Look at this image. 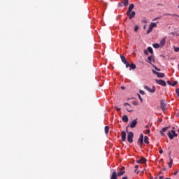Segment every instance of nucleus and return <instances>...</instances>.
Returning <instances> with one entry per match:
<instances>
[{
    "instance_id": "24",
    "label": "nucleus",
    "mask_w": 179,
    "mask_h": 179,
    "mask_svg": "<svg viewBox=\"0 0 179 179\" xmlns=\"http://www.w3.org/2000/svg\"><path fill=\"white\" fill-rule=\"evenodd\" d=\"M144 142H145V143H146L147 145L148 144H149V137H148V136H145L144 137Z\"/></svg>"
},
{
    "instance_id": "33",
    "label": "nucleus",
    "mask_w": 179,
    "mask_h": 179,
    "mask_svg": "<svg viewBox=\"0 0 179 179\" xmlns=\"http://www.w3.org/2000/svg\"><path fill=\"white\" fill-rule=\"evenodd\" d=\"M174 51H175V52H178V51H179V48H174Z\"/></svg>"
},
{
    "instance_id": "50",
    "label": "nucleus",
    "mask_w": 179,
    "mask_h": 179,
    "mask_svg": "<svg viewBox=\"0 0 179 179\" xmlns=\"http://www.w3.org/2000/svg\"><path fill=\"white\" fill-rule=\"evenodd\" d=\"M146 27H147V25H144V26H143V29H146Z\"/></svg>"
},
{
    "instance_id": "46",
    "label": "nucleus",
    "mask_w": 179,
    "mask_h": 179,
    "mask_svg": "<svg viewBox=\"0 0 179 179\" xmlns=\"http://www.w3.org/2000/svg\"><path fill=\"white\" fill-rule=\"evenodd\" d=\"M143 23H148V21L146 20H143Z\"/></svg>"
},
{
    "instance_id": "21",
    "label": "nucleus",
    "mask_w": 179,
    "mask_h": 179,
    "mask_svg": "<svg viewBox=\"0 0 179 179\" xmlns=\"http://www.w3.org/2000/svg\"><path fill=\"white\" fill-rule=\"evenodd\" d=\"M129 66L130 68V71L131 69H136V65L135 64H129Z\"/></svg>"
},
{
    "instance_id": "16",
    "label": "nucleus",
    "mask_w": 179,
    "mask_h": 179,
    "mask_svg": "<svg viewBox=\"0 0 179 179\" xmlns=\"http://www.w3.org/2000/svg\"><path fill=\"white\" fill-rule=\"evenodd\" d=\"M169 129V127H164L162 131H160V134L162 136H165L166 134H164V132H166Z\"/></svg>"
},
{
    "instance_id": "27",
    "label": "nucleus",
    "mask_w": 179,
    "mask_h": 179,
    "mask_svg": "<svg viewBox=\"0 0 179 179\" xmlns=\"http://www.w3.org/2000/svg\"><path fill=\"white\" fill-rule=\"evenodd\" d=\"M129 1V0H123V1H124L123 2L124 6H125V7L128 6Z\"/></svg>"
},
{
    "instance_id": "43",
    "label": "nucleus",
    "mask_w": 179,
    "mask_h": 179,
    "mask_svg": "<svg viewBox=\"0 0 179 179\" xmlns=\"http://www.w3.org/2000/svg\"><path fill=\"white\" fill-rule=\"evenodd\" d=\"M134 173H136V174H139V171L135 170Z\"/></svg>"
},
{
    "instance_id": "37",
    "label": "nucleus",
    "mask_w": 179,
    "mask_h": 179,
    "mask_svg": "<svg viewBox=\"0 0 179 179\" xmlns=\"http://www.w3.org/2000/svg\"><path fill=\"white\" fill-rule=\"evenodd\" d=\"M138 98H139V99L141 100V102L143 101V99H142V96H141L140 94H138Z\"/></svg>"
},
{
    "instance_id": "26",
    "label": "nucleus",
    "mask_w": 179,
    "mask_h": 179,
    "mask_svg": "<svg viewBox=\"0 0 179 179\" xmlns=\"http://www.w3.org/2000/svg\"><path fill=\"white\" fill-rule=\"evenodd\" d=\"M105 134H108V131H110V127L108 126H106L104 128Z\"/></svg>"
},
{
    "instance_id": "20",
    "label": "nucleus",
    "mask_w": 179,
    "mask_h": 179,
    "mask_svg": "<svg viewBox=\"0 0 179 179\" xmlns=\"http://www.w3.org/2000/svg\"><path fill=\"white\" fill-rule=\"evenodd\" d=\"M148 60L149 64H152V62H155V59H153V56L148 57Z\"/></svg>"
},
{
    "instance_id": "5",
    "label": "nucleus",
    "mask_w": 179,
    "mask_h": 179,
    "mask_svg": "<svg viewBox=\"0 0 179 179\" xmlns=\"http://www.w3.org/2000/svg\"><path fill=\"white\" fill-rule=\"evenodd\" d=\"M120 58H121L122 62H123V64L126 65V68H129V63H128V61H127V59L123 55H121Z\"/></svg>"
},
{
    "instance_id": "42",
    "label": "nucleus",
    "mask_w": 179,
    "mask_h": 179,
    "mask_svg": "<svg viewBox=\"0 0 179 179\" xmlns=\"http://www.w3.org/2000/svg\"><path fill=\"white\" fill-rule=\"evenodd\" d=\"M133 104H134V106H138V102L134 101V102H133Z\"/></svg>"
},
{
    "instance_id": "32",
    "label": "nucleus",
    "mask_w": 179,
    "mask_h": 179,
    "mask_svg": "<svg viewBox=\"0 0 179 179\" xmlns=\"http://www.w3.org/2000/svg\"><path fill=\"white\" fill-rule=\"evenodd\" d=\"M177 85H178V81H175V82L172 84V86H173V87L177 86Z\"/></svg>"
},
{
    "instance_id": "48",
    "label": "nucleus",
    "mask_w": 179,
    "mask_h": 179,
    "mask_svg": "<svg viewBox=\"0 0 179 179\" xmlns=\"http://www.w3.org/2000/svg\"><path fill=\"white\" fill-rule=\"evenodd\" d=\"M125 89V87H121V90H124Z\"/></svg>"
},
{
    "instance_id": "55",
    "label": "nucleus",
    "mask_w": 179,
    "mask_h": 179,
    "mask_svg": "<svg viewBox=\"0 0 179 179\" xmlns=\"http://www.w3.org/2000/svg\"><path fill=\"white\" fill-rule=\"evenodd\" d=\"M159 122H162V120H159Z\"/></svg>"
},
{
    "instance_id": "15",
    "label": "nucleus",
    "mask_w": 179,
    "mask_h": 179,
    "mask_svg": "<svg viewBox=\"0 0 179 179\" xmlns=\"http://www.w3.org/2000/svg\"><path fill=\"white\" fill-rule=\"evenodd\" d=\"M122 142H125V141H127V133L125 131H122Z\"/></svg>"
},
{
    "instance_id": "39",
    "label": "nucleus",
    "mask_w": 179,
    "mask_h": 179,
    "mask_svg": "<svg viewBox=\"0 0 179 179\" xmlns=\"http://www.w3.org/2000/svg\"><path fill=\"white\" fill-rule=\"evenodd\" d=\"M139 93H140V94H143V95L145 94V92L143 90H140Z\"/></svg>"
},
{
    "instance_id": "11",
    "label": "nucleus",
    "mask_w": 179,
    "mask_h": 179,
    "mask_svg": "<svg viewBox=\"0 0 179 179\" xmlns=\"http://www.w3.org/2000/svg\"><path fill=\"white\" fill-rule=\"evenodd\" d=\"M124 107H127V106H129V107H127V108H126L127 111H128L129 113H132V111H134V110H132V109L131 108V105H130L129 103H124Z\"/></svg>"
},
{
    "instance_id": "22",
    "label": "nucleus",
    "mask_w": 179,
    "mask_h": 179,
    "mask_svg": "<svg viewBox=\"0 0 179 179\" xmlns=\"http://www.w3.org/2000/svg\"><path fill=\"white\" fill-rule=\"evenodd\" d=\"M117 177L120 176H115V171H114L113 173H112V175L110 176V179H117Z\"/></svg>"
},
{
    "instance_id": "31",
    "label": "nucleus",
    "mask_w": 179,
    "mask_h": 179,
    "mask_svg": "<svg viewBox=\"0 0 179 179\" xmlns=\"http://www.w3.org/2000/svg\"><path fill=\"white\" fill-rule=\"evenodd\" d=\"M138 30H139V27L138 26V25H136L135 27H134V31H138Z\"/></svg>"
},
{
    "instance_id": "35",
    "label": "nucleus",
    "mask_w": 179,
    "mask_h": 179,
    "mask_svg": "<svg viewBox=\"0 0 179 179\" xmlns=\"http://www.w3.org/2000/svg\"><path fill=\"white\" fill-rule=\"evenodd\" d=\"M116 111H120L121 110V108H118V106H115V107Z\"/></svg>"
},
{
    "instance_id": "47",
    "label": "nucleus",
    "mask_w": 179,
    "mask_h": 179,
    "mask_svg": "<svg viewBox=\"0 0 179 179\" xmlns=\"http://www.w3.org/2000/svg\"><path fill=\"white\" fill-rule=\"evenodd\" d=\"M134 168H135L136 169H139V166L136 165V166H134Z\"/></svg>"
},
{
    "instance_id": "18",
    "label": "nucleus",
    "mask_w": 179,
    "mask_h": 179,
    "mask_svg": "<svg viewBox=\"0 0 179 179\" xmlns=\"http://www.w3.org/2000/svg\"><path fill=\"white\" fill-rule=\"evenodd\" d=\"M134 8H135V5L134 3H131L128 8V13H129L130 12H132V9H134Z\"/></svg>"
},
{
    "instance_id": "30",
    "label": "nucleus",
    "mask_w": 179,
    "mask_h": 179,
    "mask_svg": "<svg viewBox=\"0 0 179 179\" xmlns=\"http://www.w3.org/2000/svg\"><path fill=\"white\" fill-rule=\"evenodd\" d=\"M153 68L155 69V71H157L158 72H160V71H161L159 68H158L157 66H156L155 65H153Z\"/></svg>"
},
{
    "instance_id": "14",
    "label": "nucleus",
    "mask_w": 179,
    "mask_h": 179,
    "mask_svg": "<svg viewBox=\"0 0 179 179\" xmlns=\"http://www.w3.org/2000/svg\"><path fill=\"white\" fill-rule=\"evenodd\" d=\"M145 162L146 160H145V158L144 157H141V159L136 161V162L139 164H145Z\"/></svg>"
},
{
    "instance_id": "52",
    "label": "nucleus",
    "mask_w": 179,
    "mask_h": 179,
    "mask_svg": "<svg viewBox=\"0 0 179 179\" xmlns=\"http://www.w3.org/2000/svg\"><path fill=\"white\" fill-rule=\"evenodd\" d=\"M173 174H175V176H176V174H178V172L173 173Z\"/></svg>"
},
{
    "instance_id": "6",
    "label": "nucleus",
    "mask_w": 179,
    "mask_h": 179,
    "mask_svg": "<svg viewBox=\"0 0 179 179\" xmlns=\"http://www.w3.org/2000/svg\"><path fill=\"white\" fill-rule=\"evenodd\" d=\"M144 89L150 92V93H155L156 92V87L155 86L152 87V89H150L148 85H144Z\"/></svg>"
},
{
    "instance_id": "51",
    "label": "nucleus",
    "mask_w": 179,
    "mask_h": 179,
    "mask_svg": "<svg viewBox=\"0 0 179 179\" xmlns=\"http://www.w3.org/2000/svg\"><path fill=\"white\" fill-rule=\"evenodd\" d=\"M164 178V176H159V179Z\"/></svg>"
},
{
    "instance_id": "1",
    "label": "nucleus",
    "mask_w": 179,
    "mask_h": 179,
    "mask_svg": "<svg viewBox=\"0 0 179 179\" xmlns=\"http://www.w3.org/2000/svg\"><path fill=\"white\" fill-rule=\"evenodd\" d=\"M169 138L173 141V139H174V136L175 137H177L178 136V134L177 133H176V131H174L173 129V130H171L168 132L167 134Z\"/></svg>"
},
{
    "instance_id": "25",
    "label": "nucleus",
    "mask_w": 179,
    "mask_h": 179,
    "mask_svg": "<svg viewBox=\"0 0 179 179\" xmlns=\"http://www.w3.org/2000/svg\"><path fill=\"white\" fill-rule=\"evenodd\" d=\"M164 16H177L178 17H179L178 15H177V14H171V13L164 14Z\"/></svg>"
},
{
    "instance_id": "44",
    "label": "nucleus",
    "mask_w": 179,
    "mask_h": 179,
    "mask_svg": "<svg viewBox=\"0 0 179 179\" xmlns=\"http://www.w3.org/2000/svg\"><path fill=\"white\" fill-rule=\"evenodd\" d=\"M158 19H160V17H157V18H155L154 20H153V22H155V21H156V20H158Z\"/></svg>"
},
{
    "instance_id": "13",
    "label": "nucleus",
    "mask_w": 179,
    "mask_h": 179,
    "mask_svg": "<svg viewBox=\"0 0 179 179\" xmlns=\"http://www.w3.org/2000/svg\"><path fill=\"white\" fill-rule=\"evenodd\" d=\"M142 143H143V134L140 135V137L138 140V144L140 145V146H142Z\"/></svg>"
},
{
    "instance_id": "54",
    "label": "nucleus",
    "mask_w": 179,
    "mask_h": 179,
    "mask_svg": "<svg viewBox=\"0 0 179 179\" xmlns=\"http://www.w3.org/2000/svg\"><path fill=\"white\" fill-rule=\"evenodd\" d=\"M164 179H171V178H164Z\"/></svg>"
},
{
    "instance_id": "8",
    "label": "nucleus",
    "mask_w": 179,
    "mask_h": 179,
    "mask_svg": "<svg viewBox=\"0 0 179 179\" xmlns=\"http://www.w3.org/2000/svg\"><path fill=\"white\" fill-rule=\"evenodd\" d=\"M152 73H154V75H157V78H164V73H159L152 70Z\"/></svg>"
},
{
    "instance_id": "45",
    "label": "nucleus",
    "mask_w": 179,
    "mask_h": 179,
    "mask_svg": "<svg viewBox=\"0 0 179 179\" xmlns=\"http://www.w3.org/2000/svg\"><path fill=\"white\" fill-rule=\"evenodd\" d=\"M159 153H160V155H163V150L161 149V150H159Z\"/></svg>"
},
{
    "instance_id": "4",
    "label": "nucleus",
    "mask_w": 179,
    "mask_h": 179,
    "mask_svg": "<svg viewBox=\"0 0 179 179\" xmlns=\"http://www.w3.org/2000/svg\"><path fill=\"white\" fill-rule=\"evenodd\" d=\"M134 133L132 131H129L127 135V141L129 143H132L134 142Z\"/></svg>"
},
{
    "instance_id": "7",
    "label": "nucleus",
    "mask_w": 179,
    "mask_h": 179,
    "mask_svg": "<svg viewBox=\"0 0 179 179\" xmlns=\"http://www.w3.org/2000/svg\"><path fill=\"white\" fill-rule=\"evenodd\" d=\"M127 16H129V20H131V19H134L135 17V15H136V13L135 11H131L128 13V11L127 12Z\"/></svg>"
},
{
    "instance_id": "56",
    "label": "nucleus",
    "mask_w": 179,
    "mask_h": 179,
    "mask_svg": "<svg viewBox=\"0 0 179 179\" xmlns=\"http://www.w3.org/2000/svg\"><path fill=\"white\" fill-rule=\"evenodd\" d=\"M178 8H179V6H178Z\"/></svg>"
},
{
    "instance_id": "53",
    "label": "nucleus",
    "mask_w": 179,
    "mask_h": 179,
    "mask_svg": "<svg viewBox=\"0 0 179 179\" xmlns=\"http://www.w3.org/2000/svg\"><path fill=\"white\" fill-rule=\"evenodd\" d=\"M145 128H149V125H146V126H145Z\"/></svg>"
},
{
    "instance_id": "23",
    "label": "nucleus",
    "mask_w": 179,
    "mask_h": 179,
    "mask_svg": "<svg viewBox=\"0 0 179 179\" xmlns=\"http://www.w3.org/2000/svg\"><path fill=\"white\" fill-rule=\"evenodd\" d=\"M168 166L169 168H171L173 166V159H169V162L168 163Z\"/></svg>"
},
{
    "instance_id": "10",
    "label": "nucleus",
    "mask_w": 179,
    "mask_h": 179,
    "mask_svg": "<svg viewBox=\"0 0 179 179\" xmlns=\"http://www.w3.org/2000/svg\"><path fill=\"white\" fill-rule=\"evenodd\" d=\"M138 124V119L134 120L131 123H130V128H135Z\"/></svg>"
},
{
    "instance_id": "36",
    "label": "nucleus",
    "mask_w": 179,
    "mask_h": 179,
    "mask_svg": "<svg viewBox=\"0 0 179 179\" xmlns=\"http://www.w3.org/2000/svg\"><path fill=\"white\" fill-rule=\"evenodd\" d=\"M176 93L178 94V97H179V89H178V88H177V89L176 90Z\"/></svg>"
},
{
    "instance_id": "29",
    "label": "nucleus",
    "mask_w": 179,
    "mask_h": 179,
    "mask_svg": "<svg viewBox=\"0 0 179 179\" xmlns=\"http://www.w3.org/2000/svg\"><path fill=\"white\" fill-rule=\"evenodd\" d=\"M148 52H150V54H152L153 52V48H152V47H148Z\"/></svg>"
},
{
    "instance_id": "34",
    "label": "nucleus",
    "mask_w": 179,
    "mask_h": 179,
    "mask_svg": "<svg viewBox=\"0 0 179 179\" xmlns=\"http://www.w3.org/2000/svg\"><path fill=\"white\" fill-rule=\"evenodd\" d=\"M144 54H145V55H148L149 54L148 50H144Z\"/></svg>"
},
{
    "instance_id": "17",
    "label": "nucleus",
    "mask_w": 179,
    "mask_h": 179,
    "mask_svg": "<svg viewBox=\"0 0 179 179\" xmlns=\"http://www.w3.org/2000/svg\"><path fill=\"white\" fill-rule=\"evenodd\" d=\"M165 45H166V38H164L160 41L159 45L161 47H164Z\"/></svg>"
},
{
    "instance_id": "40",
    "label": "nucleus",
    "mask_w": 179,
    "mask_h": 179,
    "mask_svg": "<svg viewBox=\"0 0 179 179\" xmlns=\"http://www.w3.org/2000/svg\"><path fill=\"white\" fill-rule=\"evenodd\" d=\"M145 134H150V129H148L146 131H145Z\"/></svg>"
},
{
    "instance_id": "38",
    "label": "nucleus",
    "mask_w": 179,
    "mask_h": 179,
    "mask_svg": "<svg viewBox=\"0 0 179 179\" xmlns=\"http://www.w3.org/2000/svg\"><path fill=\"white\" fill-rule=\"evenodd\" d=\"M119 8H122V2L118 3Z\"/></svg>"
},
{
    "instance_id": "2",
    "label": "nucleus",
    "mask_w": 179,
    "mask_h": 179,
    "mask_svg": "<svg viewBox=\"0 0 179 179\" xmlns=\"http://www.w3.org/2000/svg\"><path fill=\"white\" fill-rule=\"evenodd\" d=\"M157 23H159V22L150 23V24L148 27V29L147 30V34L152 33V31L153 30V27H157Z\"/></svg>"
},
{
    "instance_id": "41",
    "label": "nucleus",
    "mask_w": 179,
    "mask_h": 179,
    "mask_svg": "<svg viewBox=\"0 0 179 179\" xmlns=\"http://www.w3.org/2000/svg\"><path fill=\"white\" fill-rule=\"evenodd\" d=\"M167 83H168V85H170L171 86H172V83H171V82L170 80H168Z\"/></svg>"
},
{
    "instance_id": "49",
    "label": "nucleus",
    "mask_w": 179,
    "mask_h": 179,
    "mask_svg": "<svg viewBox=\"0 0 179 179\" xmlns=\"http://www.w3.org/2000/svg\"><path fill=\"white\" fill-rule=\"evenodd\" d=\"M122 179H127V176H124V177H122Z\"/></svg>"
},
{
    "instance_id": "12",
    "label": "nucleus",
    "mask_w": 179,
    "mask_h": 179,
    "mask_svg": "<svg viewBox=\"0 0 179 179\" xmlns=\"http://www.w3.org/2000/svg\"><path fill=\"white\" fill-rule=\"evenodd\" d=\"M124 173H125V171H124V167H122V168H120V171H119V173H115V176H124Z\"/></svg>"
},
{
    "instance_id": "9",
    "label": "nucleus",
    "mask_w": 179,
    "mask_h": 179,
    "mask_svg": "<svg viewBox=\"0 0 179 179\" xmlns=\"http://www.w3.org/2000/svg\"><path fill=\"white\" fill-rule=\"evenodd\" d=\"M155 82L156 83H157L158 85H160L161 86H166V81L163 80H157L155 79Z\"/></svg>"
},
{
    "instance_id": "3",
    "label": "nucleus",
    "mask_w": 179,
    "mask_h": 179,
    "mask_svg": "<svg viewBox=\"0 0 179 179\" xmlns=\"http://www.w3.org/2000/svg\"><path fill=\"white\" fill-rule=\"evenodd\" d=\"M160 108L162 110L163 113L167 110V104L166 103V100L162 99L160 101Z\"/></svg>"
},
{
    "instance_id": "19",
    "label": "nucleus",
    "mask_w": 179,
    "mask_h": 179,
    "mask_svg": "<svg viewBox=\"0 0 179 179\" xmlns=\"http://www.w3.org/2000/svg\"><path fill=\"white\" fill-rule=\"evenodd\" d=\"M122 120L123 121V122H128V121H129L128 116L127 115H124L122 117Z\"/></svg>"
},
{
    "instance_id": "28",
    "label": "nucleus",
    "mask_w": 179,
    "mask_h": 179,
    "mask_svg": "<svg viewBox=\"0 0 179 179\" xmlns=\"http://www.w3.org/2000/svg\"><path fill=\"white\" fill-rule=\"evenodd\" d=\"M152 47H154V48H160V45H159V43H154L152 45Z\"/></svg>"
}]
</instances>
